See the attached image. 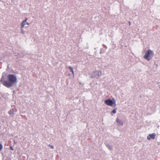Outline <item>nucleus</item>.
<instances>
[{
  "label": "nucleus",
  "instance_id": "obj_15",
  "mask_svg": "<svg viewBox=\"0 0 160 160\" xmlns=\"http://www.w3.org/2000/svg\"><path fill=\"white\" fill-rule=\"evenodd\" d=\"M10 149H11V150H13V148H12V147L11 146V147H10Z\"/></svg>",
  "mask_w": 160,
  "mask_h": 160
},
{
  "label": "nucleus",
  "instance_id": "obj_4",
  "mask_svg": "<svg viewBox=\"0 0 160 160\" xmlns=\"http://www.w3.org/2000/svg\"><path fill=\"white\" fill-rule=\"evenodd\" d=\"M101 71H96L94 72L91 74V77L94 78L97 76H100L101 75Z\"/></svg>",
  "mask_w": 160,
  "mask_h": 160
},
{
  "label": "nucleus",
  "instance_id": "obj_3",
  "mask_svg": "<svg viewBox=\"0 0 160 160\" xmlns=\"http://www.w3.org/2000/svg\"><path fill=\"white\" fill-rule=\"evenodd\" d=\"M105 103L107 105L115 107L116 106V101L114 99L112 100L110 99L106 100L105 101Z\"/></svg>",
  "mask_w": 160,
  "mask_h": 160
},
{
  "label": "nucleus",
  "instance_id": "obj_12",
  "mask_svg": "<svg viewBox=\"0 0 160 160\" xmlns=\"http://www.w3.org/2000/svg\"><path fill=\"white\" fill-rule=\"evenodd\" d=\"M116 109H117V108H116V109H113L112 111V112L113 113H115L116 112Z\"/></svg>",
  "mask_w": 160,
  "mask_h": 160
},
{
  "label": "nucleus",
  "instance_id": "obj_13",
  "mask_svg": "<svg viewBox=\"0 0 160 160\" xmlns=\"http://www.w3.org/2000/svg\"><path fill=\"white\" fill-rule=\"evenodd\" d=\"M48 146L50 147L52 149H53L54 148V147L53 146L51 145H48Z\"/></svg>",
  "mask_w": 160,
  "mask_h": 160
},
{
  "label": "nucleus",
  "instance_id": "obj_2",
  "mask_svg": "<svg viewBox=\"0 0 160 160\" xmlns=\"http://www.w3.org/2000/svg\"><path fill=\"white\" fill-rule=\"evenodd\" d=\"M154 55V52L153 51L148 49L147 50L145 53V54L143 56V58L147 60L148 61H149L151 60L153 57Z\"/></svg>",
  "mask_w": 160,
  "mask_h": 160
},
{
  "label": "nucleus",
  "instance_id": "obj_7",
  "mask_svg": "<svg viewBox=\"0 0 160 160\" xmlns=\"http://www.w3.org/2000/svg\"><path fill=\"white\" fill-rule=\"evenodd\" d=\"M116 121L118 123V125L122 126L123 125V122H122L118 118H117Z\"/></svg>",
  "mask_w": 160,
  "mask_h": 160
},
{
  "label": "nucleus",
  "instance_id": "obj_11",
  "mask_svg": "<svg viewBox=\"0 0 160 160\" xmlns=\"http://www.w3.org/2000/svg\"><path fill=\"white\" fill-rule=\"evenodd\" d=\"M2 148H3L2 145L0 143V152L1 151V150L2 149Z\"/></svg>",
  "mask_w": 160,
  "mask_h": 160
},
{
  "label": "nucleus",
  "instance_id": "obj_16",
  "mask_svg": "<svg viewBox=\"0 0 160 160\" xmlns=\"http://www.w3.org/2000/svg\"><path fill=\"white\" fill-rule=\"evenodd\" d=\"M131 25V23L130 22H129V25Z\"/></svg>",
  "mask_w": 160,
  "mask_h": 160
},
{
  "label": "nucleus",
  "instance_id": "obj_1",
  "mask_svg": "<svg viewBox=\"0 0 160 160\" xmlns=\"http://www.w3.org/2000/svg\"><path fill=\"white\" fill-rule=\"evenodd\" d=\"M7 80H4L3 73L0 82L3 83V85L7 88H9L17 82V76L13 74H9L7 76Z\"/></svg>",
  "mask_w": 160,
  "mask_h": 160
},
{
  "label": "nucleus",
  "instance_id": "obj_14",
  "mask_svg": "<svg viewBox=\"0 0 160 160\" xmlns=\"http://www.w3.org/2000/svg\"><path fill=\"white\" fill-rule=\"evenodd\" d=\"M22 29V33L24 34V32L23 31Z\"/></svg>",
  "mask_w": 160,
  "mask_h": 160
},
{
  "label": "nucleus",
  "instance_id": "obj_6",
  "mask_svg": "<svg viewBox=\"0 0 160 160\" xmlns=\"http://www.w3.org/2000/svg\"><path fill=\"white\" fill-rule=\"evenodd\" d=\"M27 18H26L24 21L22 22L21 27V29H22L26 24L28 25H29V24L27 22Z\"/></svg>",
  "mask_w": 160,
  "mask_h": 160
},
{
  "label": "nucleus",
  "instance_id": "obj_10",
  "mask_svg": "<svg viewBox=\"0 0 160 160\" xmlns=\"http://www.w3.org/2000/svg\"><path fill=\"white\" fill-rule=\"evenodd\" d=\"M68 68L70 69V71L72 72V74L74 75V71L73 68L70 66Z\"/></svg>",
  "mask_w": 160,
  "mask_h": 160
},
{
  "label": "nucleus",
  "instance_id": "obj_5",
  "mask_svg": "<svg viewBox=\"0 0 160 160\" xmlns=\"http://www.w3.org/2000/svg\"><path fill=\"white\" fill-rule=\"evenodd\" d=\"M156 136V134L155 133H153L152 134H150L147 137V139L148 140H150L151 139H154Z\"/></svg>",
  "mask_w": 160,
  "mask_h": 160
},
{
  "label": "nucleus",
  "instance_id": "obj_9",
  "mask_svg": "<svg viewBox=\"0 0 160 160\" xmlns=\"http://www.w3.org/2000/svg\"><path fill=\"white\" fill-rule=\"evenodd\" d=\"M14 111L13 109H11L9 112V114L10 116H12L14 114Z\"/></svg>",
  "mask_w": 160,
  "mask_h": 160
},
{
  "label": "nucleus",
  "instance_id": "obj_8",
  "mask_svg": "<svg viewBox=\"0 0 160 160\" xmlns=\"http://www.w3.org/2000/svg\"><path fill=\"white\" fill-rule=\"evenodd\" d=\"M106 146L107 147L108 149H109L110 150H112V145L107 143L106 144Z\"/></svg>",
  "mask_w": 160,
  "mask_h": 160
}]
</instances>
